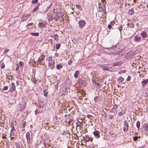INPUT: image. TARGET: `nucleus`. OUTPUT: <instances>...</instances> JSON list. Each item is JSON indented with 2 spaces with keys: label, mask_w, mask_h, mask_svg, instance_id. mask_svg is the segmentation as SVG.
Wrapping results in <instances>:
<instances>
[{
  "label": "nucleus",
  "mask_w": 148,
  "mask_h": 148,
  "mask_svg": "<svg viewBox=\"0 0 148 148\" xmlns=\"http://www.w3.org/2000/svg\"><path fill=\"white\" fill-rule=\"evenodd\" d=\"M46 60L48 61V66L49 67L51 66H51H52L55 63V62L53 60L52 58L50 57H49L46 59Z\"/></svg>",
  "instance_id": "nucleus-1"
},
{
  "label": "nucleus",
  "mask_w": 148,
  "mask_h": 148,
  "mask_svg": "<svg viewBox=\"0 0 148 148\" xmlns=\"http://www.w3.org/2000/svg\"><path fill=\"white\" fill-rule=\"evenodd\" d=\"M78 23L79 24V26L82 28L84 27L86 24V22L84 20H81L79 21Z\"/></svg>",
  "instance_id": "nucleus-2"
},
{
  "label": "nucleus",
  "mask_w": 148,
  "mask_h": 148,
  "mask_svg": "<svg viewBox=\"0 0 148 148\" xmlns=\"http://www.w3.org/2000/svg\"><path fill=\"white\" fill-rule=\"evenodd\" d=\"M124 126L123 127V130L124 132H126L128 130L129 126L127 123L126 121L124 122Z\"/></svg>",
  "instance_id": "nucleus-3"
},
{
  "label": "nucleus",
  "mask_w": 148,
  "mask_h": 148,
  "mask_svg": "<svg viewBox=\"0 0 148 148\" xmlns=\"http://www.w3.org/2000/svg\"><path fill=\"white\" fill-rule=\"evenodd\" d=\"M26 138L27 140V143L29 144L30 142V134L29 132H27L26 134Z\"/></svg>",
  "instance_id": "nucleus-4"
},
{
  "label": "nucleus",
  "mask_w": 148,
  "mask_h": 148,
  "mask_svg": "<svg viewBox=\"0 0 148 148\" xmlns=\"http://www.w3.org/2000/svg\"><path fill=\"white\" fill-rule=\"evenodd\" d=\"M118 107V106L116 105H113L112 108L110 111V112L117 113L116 110Z\"/></svg>",
  "instance_id": "nucleus-5"
},
{
  "label": "nucleus",
  "mask_w": 148,
  "mask_h": 148,
  "mask_svg": "<svg viewBox=\"0 0 148 148\" xmlns=\"http://www.w3.org/2000/svg\"><path fill=\"white\" fill-rule=\"evenodd\" d=\"M11 89L10 90V92H12L15 90L16 89V86L14 83H11Z\"/></svg>",
  "instance_id": "nucleus-6"
},
{
  "label": "nucleus",
  "mask_w": 148,
  "mask_h": 148,
  "mask_svg": "<svg viewBox=\"0 0 148 148\" xmlns=\"http://www.w3.org/2000/svg\"><path fill=\"white\" fill-rule=\"evenodd\" d=\"M100 132L98 131H95L93 132V134L95 137L97 138H98L100 137Z\"/></svg>",
  "instance_id": "nucleus-7"
},
{
  "label": "nucleus",
  "mask_w": 148,
  "mask_h": 148,
  "mask_svg": "<svg viewBox=\"0 0 148 148\" xmlns=\"http://www.w3.org/2000/svg\"><path fill=\"white\" fill-rule=\"evenodd\" d=\"M47 18L49 21V22L50 21H52L53 19V17L51 14H47Z\"/></svg>",
  "instance_id": "nucleus-8"
},
{
  "label": "nucleus",
  "mask_w": 148,
  "mask_h": 148,
  "mask_svg": "<svg viewBox=\"0 0 148 148\" xmlns=\"http://www.w3.org/2000/svg\"><path fill=\"white\" fill-rule=\"evenodd\" d=\"M45 58V56L43 55H42L41 56V58H39L38 61L37 62L39 63V64L41 62L44 60Z\"/></svg>",
  "instance_id": "nucleus-9"
},
{
  "label": "nucleus",
  "mask_w": 148,
  "mask_h": 148,
  "mask_svg": "<svg viewBox=\"0 0 148 148\" xmlns=\"http://www.w3.org/2000/svg\"><path fill=\"white\" fill-rule=\"evenodd\" d=\"M148 82V79H147L141 82L142 85L143 87H144Z\"/></svg>",
  "instance_id": "nucleus-10"
},
{
  "label": "nucleus",
  "mask_w": 148,
  "mask_h": 148,
  "mask_svg": "<svg viewBox=\"0 0 148 148\" xmlns=\"http://www.w3.org/2000/svg\"><path fill=\"white\" fill-rule=\"evenodd\" d=\"M143 127L145 132H148V125L145 123L143 125Z\"/></svg>",
  "instance_id": "nucleus-11"
},
{
  "label": "nucleus",
  "mask_w": 148,
  "mask_h": 148,
  "mask_svg": "<svg viewBox=\"0 0 148 148\" xmlns=\"http://www.w3.org/2000/svg\"><path fill=\"white\" fill-rule=\"evenodd\" d=\"M64 14L62 12H60L57 13L56 14V16L57 18L61 17L64 16Z\"/></svg>",
  "instance_id": "nucleus-12"
},
{
  "label": "nucleus",
  "mask_w": 148,
  "mask_h": 148,
  "mask_svg": "<svg viewBox=\"0 0 148 148\" xmlns=\"http://www.w3.org/2000/svg\"><path fill=\"white\" fill-rule=\"evenodd\" d=\"M93 83L94 84V86L98 88H100L102 86L101 84L100 83H97L95 82V83H94V82H93Z\"/></svg>",
  "instance_id": "nucleus-13"
},
{
  "label": "nucleus",
  "mask_w": 148,
  "mask_h": 148,
  "mask_svg": "<svg viewBox=\"0 0 148 148\" xmlns=\"http://www.w3.org/2000/svg\"><path fill=\"white\" fill-rule=\"evenodd\" d=\"M134 13V8H132L129 10L128 13L129 15H132Z\"/></svg>",
  "instance_id": "nucleus-14"
},
{
  "label": "nucleus",
  "mask_w": 148,
  "mask_h": 148,
  "mask_svg": "<svg viewBox=\"0 0 148 148\" xmlns=\"http://www.w3.org/2000/svg\"><path fill=\"white\" fill-rule=\"evenodd\" d=\"M27 19V16L26 15H25L22 16L21 18V20L22 21H26Z\"/></svg>",
  "instance_id": "nucleus-15"
},
{
  "label": "nucleus",
  "mask_w": 148,
  "mask_h": 148,
  "mask_svg": "<svg viewBox=\"0 0 148 148\" xmlns=\"http://www.w3.org/2000/svg\"><path fill=\"white\" fill-rule=\"evenodd\" d=\"M39 104L40 108H43L44 106V103L41 101L39 102Z\"/></svg>",
  "instance_id": "nucleus-16"
},
{
  "label": "nucleus",
  "mask_w": 148,
  "mask_h": 148,
  "mask_svg": "<svg viewBox=\"0 0 148 148\" xmlns=\"http://www.w3.org/2000/svg\"><path fill=\"white\" fill-rule=\"evenodd\" d=\"M76 126L81 127L82 125V123L81 122L79 121H78L76 123Z\"/></svg>",
  "instance_id": "nucleus-17"
},
{
  "label": "nucleus",
  "mask_w": 148,
  "mask_h": 148,
  "mask_svg": "<svg viewBox=\"0 0 148 148\" xmlns=\"http://www.w3.org/2000/svg\"><path fill=\"white\" fill-rule=\"evenodd\" d=\"M134 39L135 41H138L140 40L141 37L138 36H136L134 37Z\"/></svg>",
  "instance_id": "nucleus-18"
},
{
  "label": "nucleus",
  "mask_w": 148,
  "mask_h": 148,
  "mask_svg": "<svg viewBox=\"0 0 148 148\" xmlns=\"http://www.w3.org/2000/svg\"><path fill=\"white\" fill-rule=\"evenodd\" d=\"M84 140L85 142L86 143L89 141L90 140V138L88 136H86L84 137Z\"/></svg>",
  "instance_id": "nucleus-19"
},
{
  "label": "nucleus",
  "mask_w": 148,
  "mask_h": 148,
  "mask_svg": "<svg viewBox=\"0 0 148 148\" xmlns=\"http://www.w3.org/2000/svg\"><path fill=\"white\" fill-rule=\"evenodd\" d=\"M53 38L55 40L58 41V36L57 34H55L53 35Z\"/></svg>",
  "instance_id": "nucleus-20"
},
{
  "label": "nucleus",
  "mask_w": 148,
  "mask_h": 148,
  "mask_svg": "<svg viewBox=\"0 0 148 148\" xmlns=\"http://www.w3.org/2000/svg\"><path fill=\"white\" fill-rule=\"evenodd\" d=\"M124 80V79L122 77H119L118 79H117V81L118 82H122Z\"/></svg>",
  "instance_id": "nucleus-21"
},
{
  "label": "nucleus",
  "mask_w": 148,
  "mask_h": 148,
  "mask_svg": "<svg viewBox=\"0 0 148 148\" xmlns=\"http://www.w3.org/2000/svg\"><path fill=\"white\" fill-rule=\"evenodd\" d=\"M141 35L144 38L146 37L147 36V34L145 32H142L141 34Z\"/></svg>",
  "instance_id": "nucleus-22"
},
{
  "label": "nucleus",
  "mask_w": 148,
  "mask_h": 148,
  "mask_svg": "<svg viewBox=\"0 0 148 148\" xmlns=\"http://www.w3.org/2000/svg\"><path fill=\"white\" fill-rule=\"evenodd\" d=\"M79 73V71H75V73L74 75V77L75 78H77L78 77V74Z\"/></svg>",
  "instance_id": "nucleus-23"
},
{
  "label": "nucleus",
  "mask_w": 148,
  "mask_h": 148,
  "mask_svg": "<svg viewBox=\"0 0 148 148\" xmlns=\"http://www.w3.org/2000/svg\"><path fill=\"white\" fill-rule=\"evenodd\" d=\"M11 132L10 134V136L13 133V132L14 130V127L13 124L11 126Z\"/></svg>",
  "instance_id": "nucleus-24"
},
{
  "label": "nucleus",
  "mask_w": 148,
  "mask_h": 148,
  "mask_svg": "<svg viewBox=\"0 0 148 148\" xmlns=\"http://www.w3.org/2000/svg\"><path fill=\"white\" fill-rule=\"evenodd\" d=\"M76 7L79 10H82V8L81 6L80 5H76Z\"/></svg>",
  "instance_id": "nucleus-25"
},
{
  "label": "nucleus",
  "mask_w": 148,
  "mask_h": 148,
  "mask_svg": "<svg viewBox=\"0 0 148 148\" xmlns=\"http://www.w3.org/2000/svg\"><path fill=\"white\" fill-rule=\"evenodd\" d=\"M31 34L33 36H37L39 35V33H32Z\"/></svg>",
  "instance_id": "nucleus-26"
},
{
  "label": "nucleus",
  "mask_w": 148,
  "mask_h": 148,
  "mask_svg": "<svg viewBox=\"0 0 148 148\" xmlns=\"http://www.w3.org/2000/svg\"><path fill=\"white\" fill-rule=\"evenodd\" d=\"M62 66L60 64H58L56 66V68L57 69H59L62 68Z\"/></svg>",
  "instance_id": "nucleus-27"
},
{
  "label": "nucleus",
  "mask_w": 148,
  "mask_h": 148,
  "mask_svg": "<svg viewBox=\"0 0 148 148\" xmlns=\"http://www.w3.org/2000/svg\"><path fill=\"white\" fill-rule=\"evenodd\" d=\"M25 123H26L25 121L21 123L20 124L21 125V127L22 128L24 127L25 126Z\"/></svg>",
  "instance_id": "nucleus-28"
},
{
  "label": "nucleus",
  "mask_w": 148,
  "mask_h": 148,
  "mask_svg": "<svg viewBox=\"0 0 148 148\" xmlns=\"http://www.w3.org/2000/svg\"><path fill=\"white\" fill-rule=\"evenodd\" d=\"M121 63H120L116 62L114 63V64L113 65L114 66H120V65H121Z\"/></svg>",
  "instance_id": "nucleus-29"
},
{
  "label": "nucleus",
  "mask_w": 148,
  "mask_h": 148,
  "mask_svg": "<svg viewBox=\"0 0 148 148\" xmlns=\"http://www.w3.org/2000/svg\"><path fill=\"white\" fill-rule=\"evenodd\" d=\"M140 123L139 121H138L136 123V126L138 128V129H139V128L140 127Z\"/></svg>",
  "instance_id": "nucleus-30"
},
{
  "label": "nucleus",
  "mask_w": 148,
  "mask_h": 148,
  "mask_svg": "<svg viewBox=\"0 0 148 148\" xmlns=\"http://www.w3.org/2000/svg\"><path fill=\"white\" fill-rule=\"evenodd\" d=\"M126 72V71L125 70H121L119 71V74H122V73H124Z\"/></svg>",
  "instance_id": "nucleus-31"
},
{
  "label": "nucleus",
  "mask_w": 148,
  "mask_h": 148,
  "mask_svg": "<svg viewBox=\"0 0 148 148\" xmlns=\"http://www.w3.org/2000/svg\"><path fill=\"white\" fill-rule=\"evenodd\" d=\"M61 46V45L60 44H58L56 45V48L57 49H59L60 46Z\"/></svg>",
  "instance_id": "nucleus-32"
},
{
  "label": "nucleus",
  "mask_w": 148,
  "mask_h": 148,
  "mask_svg": "<svg viewBox=\"0 0 148 148\" xmlns=\"http://www.w3.org/2000/svg\"><path fill=\"white\" fill-rule=\"evenodd\" d=\"M15 145L16 148H20V146L18 143H15Z\"/></svg>",
  "instance_id": "nucleus-33"
},
{
  "label": "nucleus",
  "mask_w": 148,
  "mask_h": 148,
  "mask_svg": "<svg viewBox=\"0 0 148 148\" xmlns=\"http://www.w3.org/2000/svg\"><path fill=\"white\" fill-rule=\"evenodd\" d=\"M8 86H5L3 88V90H6L8 89Z\"/></svg>",
  "instance_id": "nucleus-34"
},
{
  "label": "nucleus",
  "mask_w": 148,
  "mask_h": 148,
  "mask_svg": "<svg viewBox=\"0 0 148 148\" xmlns=\"http://www.w3.org/2000/svg\"><path fill=\"white\" fill-rule=\"evenodd\" d=\"M39 5H38V6L35 7L34 9H33V10L32 11L33 12H35V11H36L37 10H38V8Z\"/></svg>",
  "instance_id": "nucleus-35"
},
{
  "label": "nucleus",
  "mask_w": 148,
  "mask_h": 148,
  "mask_svg": "<svg viewBox=\"0 0 148 148\" xmlns=\"http://www.w3.org/2000/svg\"><path fill=\"white\" fill-rule=\"evenodd\" d=\"M5 64H4L3 62H2L1 64V69H3L5 68Z\"/></svg>",
  "instance_id": "nucleus-36"
},
{
  "label": "nucleus",
  "mask_w": 148,
  "mask_h": 148,
  "mask_svg": "<svg viewBox=\"0 0 148 148\" xmlns=\"http://www.w3.org/2000/svg\"><path fill=\"white\" fill-rule=\"evenodd\" d=\"M33 23L32 22L29 23H28L27 25H26V27H28L29 26H31L33 25Z\"/></svg>",
  "instance_id": "nucleus-37"
},
{
  "label": "nucleus",
  "mask_w": 148,
  "mask_h": 148,
  "mask_svg": "<svg viewBox=\"0 0 148 148\" xmlns=\"http://www.w3.org/2000/svg\"><path fill=\"white\" fill-rule=\"evenodd\" d=\"M39 25L42 27H45V25L43 23H39Z\"/></svg>",
  "instance_id": "nucleus-38"
},
{
  "label": "nucleus",
  "mask_w": 148,
  "mask_h": 148,
  "mask_svg": "<svg viewBox=\"0 0 148 148\" xmlns=\"http://www.w3.org/2000/svg\"><path fill=\"white\" fill-rule=\"evenodd\" d=\"M38 0H33L32 1V3L33 4L36 3H37Z\"/></svg>",
  "instance_id": "nucleus-39"
},
{
  "label": "nucleus",
  "mask_w": 148,
  "mask_h": 148,
  "mask_svg": "<svg viewBox=\"0 0 148 148\" xmlns=\"http://www.w3.org/2000/svg\"><path fill=\"white\" fill-rule=\"evenodd\" d=\"M48 41L49 42H50L51 43V46H52L53 45V43H52V41H53V40H52V39H49L48 40Z\"/></svg>",
  "instance_id": "nucleus-40"
},
{
  "label": "nucleus",
  "mask_w": 148,
  "mask_h": 148,
  "mask_svg": "<svg viewBox=\"0 0 148 148\" xmlns=\"http://www.w3.org/2000/svg\"><path fill=\"white\" fill-rule=\"evenodd\" d=\"M102 69L103 70H108V68L106 66H103L102 67Z\"/></svg>",
  "instance_id": "nucleus-41"
},
{
  "label": "nucleus",
  "mask_w": 148,
  "mask_h": 148,
  "mask_svg": "<svg viewBox=\"0 0 148 148\" xmlns=\"http://www.w3.org/2000/svg\"><path fill=\"white\" fill-rule=\"evenodd\" d=\"M138 138V137L137 136H136L133 138V140L134 141H136Z\"/></svg>",
  "instance_id": "nucleus-42"
},
{
  "label": "nucleus",
  "mask_w": 148,
  "mask_h": 148,
  "mask_svg": "<svg viewBox=\"0 0 148 148\" xmlns=\"http://www.w3.org/2000/svg\"><path fill=\"white\" fill-rule=\"evenodd\" d=\"M123 114H124V113L122 112H120L118 113L119 116H121Z\"/></svg>",
  "instance_id": "nucleus-43"
},
{
  "label": "nucleus",
  "mask_w": 148,
  "mask_h": 148,
  "mask_svg": "<svg viewBox=\"0 0 148 148\" xmlns=\"http://www.w3.org/2000/svg\"><path fill=\"white\" fill-rule=\"evenodd\" d=\"M52 3H51L50 5L47 8V9L46 10V11L47 10H48L50 8L51 6H52Z\"/></svg>",
  "instance_id": "nucleus-44"
},
{
  "label": "nucleus",
  "mask_w": 148,
  "mask_h": 148,
  "mask_svg": "<svg viewBox=\"0 0 148 148\" xmlns=\"http://www.w3.org/2000/svg\"><path fill=\"white\" fill-rule=\"evenodd\" d=\"M9 51V50L8 49H5L4 51V52L3 53V54H5L7 52H8Z\"/></svg>",
  "instance_id": "nucleus-45"
},
{
  "label": "nucleus",
  "mask_w": 148,
  "mask_h": 148,
  "mask_svg": "<svg viewBox=\"0 0 148 148\" xmlns=\"http://www.w3.org/2000/svg\"><path fill=\"white\" fill-rule=\"evenodd\" d=\"M44 96L45 97H47V92H46L45 90H44Z\"/></svg>",
  "instance_id": "nucleus-46"
},
{
  "label": "nucleus",
  "mask_w": 148,
  "mask_h": 148,
  "mask_svg": "<svg viewBox=\"0 0 148 148\" xmlns=\"http://www.w3.org/2000/svg\"><path fill=\"white\" fill-rule=\"evenodd\" d=\"M109 119H113L114 116L112 115H110L109 116Z\"/></svg>",
  "instance_id": "nucleus-47"
},
{
  "label": "nucleus",
  "mask_w": 148,
  "mask_h": 148,
  "mask_svg": "<svg viewBox=\"0 0 148 148\" xmlns=\"http://www.w3.org/2000/svg\"><path fill=\"white\" fill-rule=\"evenodd\" d=\"M68 63L70 65L72 63V62L71 60H69Z\"/></svg>",
  "instance_id": "nucleus-48"
},
{
  "label": "nucleus",
  "mask_w": 148,
  "mask_h": 148,
  "mask_svg": "<svg viewBox=\"0 0 148 148\" xmlns=\"http://www.w3.org/2000/svg\"><path fill=\"white\" fill-rule=\"evenodd\" d=\"M131 79V77L130 76H128V77H127V81H130Z\"/></svg>",
  "instance_id": "nucleus-49"
},
{
  "label": "nucleus",
  "mask_w": 148,
  "mask_h": 148,
  "mask_svg": "<svg viewBox=\"0 0 148 148\" xmlns=\"http://www.w3.org/2000/svg\"><path fill=\"white\" fill-rule=\"evenodd\" d=\"M112 26L111 25H108V28L109 29H111L112 28Z\"/></svg>",
  "instance_id": "nucleus-50"
},
{
  "label": "nucleus",
  "mask_w": 148,
  "mask_h": 148,
  "mask_svg": "<svg viewBox=\"0 0 148 148\" xmlns=\"http://www.w3.org/2000/svg\"><path fill=\"white\" fill-rule=\"evenodd\" d=\"M114 23V21H112L110 22V25H113Z\"/></svg>",
  "instance_id": "nucleus-51"
},
{
  "label": "nucleus",
  "mask_w": 148,
  "mask_h": 148,
  "mask_svg": "<svg viewBox=\"0 0 148 148\" xmlns=\"http://www.w3.org/2000/svg\"><path fill=\"white\" fill-rule=\"evenodd\" d=\"M97 97H95V98H94V100L95 101H97Z\"/></svg>",
  "instance_id": "nucleus-52"
},
{
  "label": "nucleus",
  "mask_w": 148,
  "mask_h": 148,
  "mask_svg": "<svg viewBox=\"0 0 148 148\" xmlns=\"http://www.w3.org/2000/svg\"><path fill=\"white\" fill-rule=\"evenodd\" d=\"M19 64H20V67L22 66L23 65V64L21 63V62H20L19 63Z\"/></svg>",
  "instance_id": "nucleus-53"
},
{
  "label": "nucleus",
  "mask_w": 148,
  "mask_h": 148,
  "mask_svg": "<svg viewBox=\"0 0 148 148\" xmlns=\"http://www.w3.org/2000/svg\"><path fill=\"white\" fill-rule=\"evenodd\" d=\"M102 4L103 5V8H105V5L104 4H103V3H102Z\"/></svg>",
  "instance_id": "nucleus-54"
},
{
  "label": "nucleus",
  "mask_w": 148,
  "mask_h": 148,
  "mask_svg": "<svg viewBox=\"0 0 148 148\" xmlns=\"http://www.w3.org/2000/svg\"><path fill=\"white\" fill-rule=\"evenodd\" d=\"M26 15H27V17H28L29 16L31 15V14H26Z\"/></svg>",
  "instance_id": "nucleus-55"
},
{
  "label": "nucleus",
  "mask_w": 148,
  "mask_h": 148,
  "mask_svg": "<svg viewBox=\"0 0 148 148\" xmlns=\"http://www.w3.org/2000/svg\"><path fill=\"white\" fill-rule=\"evenodd\" d=\"M138 148H144V147L142 146L141 147H139Z\"/></svg>",
  "instance_id": "nucleus-56"
},
{
  "label": "nucleus",
  "mask_w": 148,
  "mask_h": 148,
  "mask_svg": "<svg viewBox=\"0 0 148 148\" xmlns=\"http://www.w3.org/2000/svg\"><path fill=\"white\" fill-rule=\"evenodd\" d=\"M53 36H52V35H51V36H50L51 37V38H52V37H53Z\"/></svg>",
  "instance_id": "nucleus-57"
},
{
  "label": "nucleus",
  "mask_w": 148,
  "mask_h": 148,
  "mask_svg": "<svg viewBox=\"0 0 148 148\" xmlns=\"http://www.w3.org/2000/svg\"><path fill=\"white\" fill-rule=\"evenodd\" d=\"M37 111L36 110L35 111V114H36V113H37Z\"/></svg>",
  "instance_id": "nucleus-58"
},
{
  "label": "nucleus",
  "mask_w": 148,
  "mask_h": 148,
  "mask_svg": "<svg viewBox=\"0 0 148 148\" xmlns=\"http://www.w3.org/2000/svg\"><path fill=\"white\" fill-rule=\"evenodd\" d=\"M54 19L56 20V21H57V20H58V19Z\"/></svg>",
  "instance_id": "nucleus-59"
}]
</instances>
